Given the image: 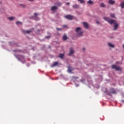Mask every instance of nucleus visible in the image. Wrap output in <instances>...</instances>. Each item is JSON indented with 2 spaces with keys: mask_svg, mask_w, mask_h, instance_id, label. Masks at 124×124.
<instances>
[{
  "mask_svg": "<svg viewBox=\"0 0 124 124\" xmlns=\"http://www.w3.org/2000/svg\"><path fill=\"white\" fill-rule=\"evenodd\" d=\"M76 32L77 33V35L80 37L83 35V32L82 31V29L80 27H78L76 29Z\"/></svg>",
  "mask_w": 124,
  "mask_h": 124,
  "instance_id": "nucleus-1",
  "label": "nucleus"
},
{
  "mask_svg": "<svg viewBox=\"0 0 124 124\" xmlns=\"http://www.w3.org/2000/svg\"><path fill=\"white\" fill-rule=\"evenodd\" d=\"M111 93H113V94H116V93H117L115 89L111 88L110 89V92L107 93V94H108V95H110V96H112Z\"/></svg>",
  "mask_w": 124,
  "mask_h": 124,
  "instance_id": "nucleus-2",
  "label": "nucleus"
},
{
  "mask_svg": "<svg viewBox=\"0 0 124 124\" xmlns=\"http://www.w3.org/2000/svg\"><path fill=\"white\" fill-rule=\"evenodd\" d=\"M111 67L113 68V69H115V70H117V71H122V68H121L120 67L116 66L115 65H112Z\"/></svg>",
  "mask_w": 124,
  "mask_h": 124,
  "instance_id": "nucleus-3",
  "label": "nucleus"
},
{
  "mask_svg": "<svg viewBox=\"0 0 124 124\" xmlns=\"http://www.w3.org/2000/svg\"><path fill=\"white\" fill-rule=\"evenodd\" d=\"M64 17L68 20H72L73 19V16L71 15H66L64 16Z\"/></svg>",
  "mask_w": 124,
  "mask_h": 124,
  "instance_id": "nucleus-4",
  "label": "nucleus"
},
{
  "mask_svg": "<svg viewBox=\"0 0 124 124\" xmlns=\"http://www.w3.org/2000/svg\"><path fill=\"white\" fill-rule=\"evenodd\" d=\"M114 25L113 31H117L118 28H119V24L117 22H115Z\"/></svg>",
  "mask_w": 124,
  "mask_h": 124,
  "instance_id": "nucleus-5",
  "label": "nucleus"
},
{
  "mask_svg": "<svg viewBox=\"0 0 124 124\" xmlns=\"http://www.w3.org/2000/svg\"><path fill=\"white\" fill-rule=\"evenodd\" d=\"M74 54V50H73V48L70 47V51L69 52V56H71Z\"/></svg>",
  "mask_w": 124,
  "mask_h": 124,
  "instance_id": "nucleus-6",
  "label": "nucleus"
},
{
  "mask_svg": "<svg viewBox=\"0 0 124 124\" xmlns=\"http://www.w3.org/2000/svg\"><path fill=\"white\" fill-rule=\"evenodd\" d=\"M116 22L117 21H116V20L110 19L109 21H108V24H110V25H114Z\"/></svg>",
  "mask_w": 124,
  "mask_h": 124,
  "instance_id": "nucleus-7",
  "label": "nucleus"
},
{
  "mask_svg": "<svg viewBox=\"0 0 124 124\" xmlns=\"http://www.w3.org/2000/svg\"><path fill=\"white\" fill-rule=\"evenodd\" d=\"M83 24L85 29H89V24H88V23L83 22Z\"/></svg>",
  "mask_w": 124,
  "mask_h": 124,
  "instance_id": "nucleus-8",
  "label": "nucleus"
},
{
  "mask_svg": "<svg viewBox=\"0 0 124 124\" xmlns=\"http://www.w3.org/2000/svg\"><path fill=\"white\" fill-rule=\"evenodd\" d=\"M23 31L24 33H31V32H32V30Z\"/></svg>",
  "mask_w": 124,
  "mask_h": 124,
  "instance_id": "nucleus-9",
  "label": "nucleus"
},
{
  "mask_svg": "<svg viewBox=\"0 0 124 124\" xmlns=\"http://www.w3.org/2000/svg\"><path fill=\"white\" fill-rule=\"evenodd\" d=\"M52 11H55V10H57L58 9V7L55 6H52L51 8Z\"/></svg>",
  "mask_w": 124,
  "mask_h": 124,
  "instance_id": "nucleus-10",
  "label": "nucleus"
},
{
  "mask_svg": "<svg viewBox=\"0 0 124 124\" xmlns=\"http://www.w3.org/2000/svg\"><path fill=\"white\" fill-rule=\"evenodd\" d=\"M59 62H55L52 65H51V67H55V66H57Z\"/></svg>",
  "mask_w": 124,
  "mask_h": 124,
  "instance_id": "nucleus-11",
  "label": "nucleus"
},
{
  "mask_svg": "<svg viewBox=\"0 0 124 124\" xmlns=\"http://www.w3.org/2000/svg\"><path fill=\"white\" fill-rule=\"evenodd\" d=\"M108 46H109V47H110V48H114L115 47V46H114V45H113L111 43H108Z\"/></svg>",
  "mask_w": 124,
  "mask_h": 124,
  "instance_id": "nucleus-12",
  "label": "nucleus"
},
{
  "mask_svg": "<svg viewBox=\"0 0 124 124\" xmlns=\"http://www.w3.org/2000/svg\"><path fill=\"white\" fill-rule=\"evenodd\" d=\"M74 69L71 66H68V72H71L72 70H73Z\"/></svg>",
  "mask_w": 124,
  "mask_h": 124,
  "instance_id": "nucleus-13",
  "label": "nucleus"
},
{
  "mask_svg": "<svg viewBox=\"0 0 124 124\" xmlns=\"http://www.w3.org/2000/svg\"><path fill=\"white\" fill-rule=\"evenodd\" d=\"M87 3L88 4H90L91 5H93V1L92 0H89Z\"/></svg>",
  "mask_w": 124,
  "mask_h": 124,
  "instance_id": "nucleus-14",
  "label": "nucleus"
},
{
  "mask_svg": "<svg viewBox=\"0 0 124 124\" xmlns=\"http://www.w3.org/2000/svg\"><path fill=\"white\" fill-rule=\"evenodd\" d=\"M18 57L21 61H23V60H25V57H24V56L23 55H19Z\"/></svg>",
  "mask_w": 124,
  "mask_h": 124,
  "instance_id": "nucleus-15",
  "label": "nucleus"
},
{
  "mask_svg": "<svg viewBox=\"0 0 124 124\" xmlns=\"http://www.w3.org/2000/svg\"><path fill=\"white\" fill-rule=\"evenodd\" d=\"M108 3H109V4H114V3H115V1L113 0H109Z\"/></svg>",
  "mask_w": 124,
  "mask_h": 124,
  "instance_id": "nucleus-16",
  "label": "nucleus"
},
{
  "mask_svg": "<svg viewBox=\"0 0 124 124\" xmlns=\"http://www.w3.org/2000/svg\"><path fill=\"white\" fill-rule=\"evenodd\" d=\"M73 8H75V9H77V8H79V5L75 4L73 5Z\"/></svg>",
  "mask_w": 124,
  "mask_h": 124,
  "instance_id": "nucleus-17",
  "label": "nucleus"
},
{
  "mask_svg": "<svg viewBox=\"0 0 124 124\" xmlns=\"http://www.w3.org/2000/svg\"><path fill=\"white\" fill-rule=\"evenodd\" d=\"M104 20H105V21H106L108 23L109 21L110 20V18L109 17H104Z\"/></svg>",
  "mask_w": 124,
  "mask_h": 124,
  "instance_id": "nucleus-18",
  "label": "nucleus"
},
{
  "mask_svg": "<svg viewBox=\"0 0 124 124\" xmlns=\"http://www.w3.org/2000/svg\"><path fill=\"white\" fill-rule=\"evenodd\" d=\"M66 39H67V36L65 34L63 36V40L65 41Z\"/></svg>",
  "mask_w": 124,
  "mask_h": 124,
  "instance_id": "nucleus-19",
  "label": "nucleus"
},
{
  "mask_svg": "<svg viewBox=\"0 0 124 124\" xmlns=\"http://www.w3.org/2000/svg\"><path fill=\"white\" fill-rule=\"evenodd\" d=\"M63 57H64V55L63 54H60L59 55V57L60 59H63Z\"/></svg>",
  "mask_w": 124,
  "mask_h": 124,
  "instance_id": "nucleus-20",
  "label": "nucleus"
},
{
  "mask_svg": "<svg viewBox=\"0 0 124 124\" xmlns=\"http://www.w3.org/2000/svg\"><path fill=\"white\" fill-rule=\"evenodd\" d=\"M120 6L121 8H124V2H121Z\"/></svg>",
  "mask_w": 124,
  "mask_h": 124,
  "instance_id": "nucleus-21",
  "label": "nucleus"
},
{
  "mask_svg": "<svg viewBox=\"0 0 124 124\" xmlns=\"http://www.w3.org/2000/svg\"><path fill=\"white\" fill-rule=\"evenodd\" d=\"M100 6L101 7H105V4H104V3H101L100 4Z\"/></svg>",
  "mask_w": 124,
  "mask_h": 124,
  "instance_id": "nucleus-22",
  "label": "nucleus"
},
{
  "mask_svg": "<svg viewBox=\"0 0 124 124\" xmlns=\"http://www.w3.org/2000/svg\"><path fill=\"white\" fill-rule=\"evenodd\" d=\"M56 5H57V6H62V3L61 2H57L56 3Z\"/></svg>",
  "mask_w": 124,
  "mask_h": 124,
  "instance_id": "nucleus-23",
  "label": "nucleus"
},
{
  "mask_svg": "<svg viewBox=\"0 0 124 124\" xmlns=\"http://www.w3.org/2000/svg\"><path fill=\"white\" fill-rule=\"evenodd\" d=\"M78 1H80V3H85L84 0H78Z\"/></svg>",
  "mask_w": 124,
  "mask_h": 124,
  "instance_id": "nucleus-24",
  "label": "nucleus"
},
{
  "mask_svg": "<svg viewBox=\"0 0 124 124\" xmlns=\"http://www.w3.org/2000/svg\"><path fill=\"white\" fill-rule=\"evenodd\" d=\"M8 19L10 21H12V20H14V17H8Z\"/></svg>",
  "mask_w": 124,
  "mask_h": 124,
  "instance_id": "nucleus-25",
  "label": "nucleus"
},
{
  "mask_svg": "<svg viewBox=\"0 0 124 124\" xmlns=\"http://www.w3.org/2000/svg\"><path fill=\"white\" fill-rule=\"evenodd\" d=\"M110 17H111V18H115V14H110Z\"/></svg>",
  "mask_w": 124,
  "mask_h": 124,
  "instance_id": "nucleus-26",
  "label": "nucleus"
},
{
  "mask_svg": "<svg viewBox=\"0 0 124 124\" xmlns=\"http://www.w3.org/2000/svg\"><path fill=\"white\" fill-rule=\"evenodd\" d=\"M16 25H19V24H22V22H20V21H16Z\"/></svg>",
  "mask_w": 124,
  "mask_h": 124,
  "instance_id": "nucleus-27",
  "label": "nucleus"
},
{
  "mask_svg": "<svg viewBox=\"0 0 124 124\" xmlns=\"http://www.w3.org/2000/svg\"><path fill=\"white\" fill-rule=\"evenodd\" d=\"M73 79H78L79 77H72Z\"/></svg>",
  "mask_w": 124,
  "mask_h": 124,
  "instance_id": "nucleus-28",
  "label": "nucleus"
},
{
  "mask_svg": "<svg viewBox=\"0 0 124 124\" xmlns=\"http://www.w3.org/2000/svg\"><path fill=\"white\" fill-rule=\"evenodd\" d=\"M37 15H38L37 13H34V17H37Z\"/></svg>",
  "mask_w": 124,
  "mask_h": 124,
  "instance_id": "nucleus-29",
  "label": "nucleus"
},
{
  "mask_svg": "<svg viewBox=\"0 0 124 124\" xmlns=\"http://www.w3.org/2000/svg\"><path fill=\"white\" fill-rule=\"evenodd\" d=\"M62 27L64 28H66V29H67V25H63L62 26Z\"/></svg>",
  "mask_w": 124,
  "mask_h": 124,
  "instance_id": "nucleus-30",
  "label": "nucleus"
},
{
  "mask_svg": "<svg viewBox=\"0 0 124 124\" xmlns=\"http://www.w3.org/2000/svg\"><path fill=\"white\" fill-rule=\"evenodd\" d=\"M46 38L49 39V38H51V37L50 36H46Z\"/></svg>",
  "mask_w": 124,
  "mask_h": 124,
  "instance_id": "nucleus-31",
  "label": "nucleus"
},
{
  "mask_svg": "<svg viewBox=\"0 0 124 124\" xmlns=\"http://www.w3.org/2000/svg\"><path fill=\"white\" fill-rule=\"evenodd\" d=\"M56 30H57V31H62V29H61V28H56Z\"/></svg>",
  "mask_w": 124,
  "mask_h": 124,
  "instance_id": "nucleus-32",
  "label": "nucleus"
},
{
  "mask_svg": "<svg viewBox=\"0 0 124 124\" xmlns=\"http://www.w3.org/2000/svg\"><path fill=\"white\" fill-rule=\"evenodd\" d=\"M82 50L83 51H85L86 50V48H85V47H83Z\"/></svg>",
  "mask_w": 124,
  "mask_h": 124,
  "instance_id": "nucleus-33",
  "label": "nucleus"
},
{
  "mask_svg": "<svg viewBox=\"0 0 124 124\" xmlns=\"http://www.w3.org/2000/svg\"><path fill=\"white\" fill-rule=\"evenodd\" d=\"M96 24H98V25H99V22H98V21H96Z\"/></svg>",
  "mask_w": 124,
  "mask_h": 124,
  "instance_id": "nucleus-34",
  "label": "nucleus"
},
{
  "mask_svg": "<svg viewBox=\"0 0 124 124\" xmlns=\"http://www.w3.org/2000/svg\"><path fill=\"white\" fill-rule=\"evenodd\" d=\"M66 5H69V2H67V3H66Z\"/></svg>",
  "mask_w": 124,
  "mask_h": 124,
  "instance_id": "nucleus-35",
  "label": "nucleus"
},
{
  "mask_svg": "<svg viewBox=\"0 0 124 124\" xmlns=\"http://www.w3.org/2000/svg\"><path fill=\"white\" fill-rule=\"evenodd\" d=\"M29 1H33V0H28Z\"/></svg>",
  "mask_w": 124,
  "mask_h": 124,
  "instance_id": "nucleus-36",
  "label": "nucleus"
},
{
  "mask_svg": "<svg viewBox=\"0 0 124 124\" xmlns=\"http://www.w3.org/2000/svg\"><path fill=\"white\" fill-rule=\"evenodd\" d=\"M32 30H33V29H32Z\"/></svg>",
  "mask_w": 124,
  "mask_h": 124,
  "instance_id": "nucleus-37",
  "label": "nucleus"
}]
</instances>
